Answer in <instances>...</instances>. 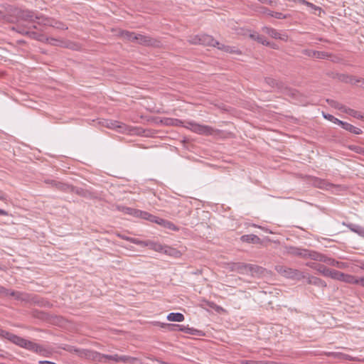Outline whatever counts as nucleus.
<instances>
[{"instance_id": "14", "label": "nucleus", "mask_w": 364, "mask_h": 364, "mask_svg": "<svg viewBox=\"0 0 364 364\" xmlns=\"http://www.w3.org/2000/svg\"><path fill=\"white\" fill-rule=\"evenodd\" d=\"M314 260L323 262L324 263H326L328 265L333 266L336 267H337L338 262L333 258L328 257H326L319 252H316Z\"/></svg>"}, {"instance_id": "40", "label": "nucleus", "mask_w": 364, "mask_h": 364, "mask_svg": "<svg viewBox=\"0 0 364 364\" xmlns=\"http://www.w3.org/2000/svg\"><path fill=\"white\" fill-rule=\"evenodd\" d=\"M15 334H13L10 332L6 331L1 328H0V337L4 338L12 342L13 338L14 337Z\"/></svg>"}, {"instance_id": "55", "label": "nucleus", "mask_w": 364, "mask_h": 364, "mask_svg": "<svg viewBox=\"0 0 364 364\" xmlns=\"http://www.w3.org/2000/svg\"><path fill=\"white\" fill-rule=\"evenodd\" d=\"M257 1L262 4H269L272 6H277V2L275 0H257Z\"/></svg>"}, {"instance_id": "22", "label": "nucleus", "mask_w": 364, "mask_h": 364, "mask_svg": "<svg viewBox=\"0 0 364 364\" xmlns=\"http://www.w3.org/2000/svg\"><path fill=\"white\" fill-rule=\"evenodd\" d=\"M275 269L281 275L290 279V275L292 274L293 269L286 266H277Z\"/></svg>"}, {"instance_id": "51", "label": "nucleus", "mask_w": 364, "mask_h": 364, "mask_svg": "<svg viewBox=\"0 0 364 364\" xmlns=\"http://www.w3.org/2000/svg\"><path fill=\"white\" fill-rule=\"evenodd\" d=\"M166 222H167L166 220H164V219H162L161 218H159V217L156 216L154 223H156L158 225H160L161 226L165 228V225H166Z\"/></svg>"}, {"instance_id": "28", "label": "nucleus", "mask_w": 364, "mask_h": 364, "mask_svg": "<svg viewBox=\"0 0 364 364\" xmlns=\"http://www.w3.org/2000/svg\"><path fill=\"white\" fill-rule=\"evenodd\" d=\"M315 186L321 189H329L333 185L323 179L317 178L314 181Z\"/></svg>"}, {"instance_id": "41", "label": "nucleus", "mask_w": 364, "mask_h": 364, "mask_svg": "<svg viewBox=\"0 0 364 364\" xmlns=\"http://www.w3.org/2000/svg\"><path fill=\"white\" fill-rule=\"evenodd\" d=\"M119 355L117 354L114 355H105V362L113 361L114 363H119Z\"/></svg>"}, {"instance_id": "15", "label": "nucleus", "mask_w": 364, "mask_h": 364, "mask_svg": "<svg viewBox=\"0 0 364 364\" xmlns=\"http://www.w3.org/2000/svg\"><path fill=\"white\" fill-rule=\"evenodd\" d=\"M168 327L171 330H176V328H178V331L185 332L186 333L191 335H198L199 331L194 329L193 328H188L184 326H180L177 324H168Z\"/></svg>"}, {"instance_id": "10", "label": "nucleus", "mask_w": 364, "mask_h": 364, "mask_svg": "<svg viewBox=\"0 0 364 364\" xmlns=\"http://www.w3.org/2000/svg\"><path fill=\"white\" fill-rule=\"evenodd\" d=\"M21 17L28 21H34L35 19L38 20V23L43 21V18H45L43 15H38L35 14L31 11H23L21 13Z\"/></svg>"}, {"instance_id": "21", "label": "nucleus", "mask_w": 364, "mask_h": 364, "mask_svg": "<svg viewBox=\"0 0 364 364\" xmlns=\"http://www.w3.org/2000/svg\"><path fill=\"white\" fill-rule=\"evenodd\" d=\"M137 33L128 31H122L120 32V36L126 41H130V42H136V38Z\"/></svg>"}, {"instance_id": "33", "label": "nucleus", "mask_w": 364, "mask_h": 364, "mask_svg": "<svg viewBox=\"0 0 364 364\" xmlns=\"http://www.w3.org/2000/svg\"><path fill=\"white\" fill-rule=\"evenodd\" d=\"M343 112L346 113L355 118H357V119H363L364 118L363 116L361 115L359 112L354 110L353 109H350V108H347L346 107Z\"/></svg>"}, {"instance_id": "46", "label": "nucleus", "mask_w": 364, "mask_h": 364, "mask_svg": "<svg viewBox=\"0 0 364 364\" xmlns=\"http://www.w3.org/2000/svg\"><path fill=\"white\" fill-rule=\"evenodd\" d=\"M117 209L122 212L124 214H127V215H129L132 213V211L134 208H130V207H127V206H123V205H121V206H118L117 207Z\"/></svg>"}, {"instance_id": "20", "label": "nucleus", "mask_w": 364, "mask_h": 364, "mask_svg": "<svg viewBox=\"0 0 364 364\" xmlns=\"http://www.w3.org/2000/svg\"><path fill=\"white\" fill-rule=\"evenodd\" d=\"M46 43H48L52 46H61V47H68V45L66 42L63 41L61 39L51 38V37H46L45 38Z\"/></svg>"}, {"instance_id": "35", "label": "nucleus", "mask_w": 364, "mask_h": 364, "mask_svg": "<svg viewBox=\"0 0 364 364\" xmlns=\"http://www.w3.org/2000/svg\"><path fill=\"white\" fill-rule=\"evenodd\" d=\"M340 272L336 269H331L328 268L325 277H330L333 279L338 280Z\"/></svg>"}, {"instance_id": "48", "label": "nucleus", "mask_w": 364, "mask_h": 364, "mask_svg": "<svg viewBox=\"0 0 364 364\" xmlns=\"http://www.w3.org/2000/svg\"><path fill=\"white\" fill-rule=\"evenodd\" d=\"M135 359L134 358H132L130 356L127 355H119V363H132Z\"/></svg>"}, {"instance_id": "59", "label": "nucleus", "mask_w": 364, "mask_h": 364, "mask_svg": "<svg viewBox=\"0 0 364 364\" xmlns=\"http://www.w3.org/2000/svg\"><path fill=\"white\" fill-rule=\"evenodd\" d=\"M320 264L316 262H307L306 265L312 269H317L318 267Z\"/></svg>"}, {"instance_id": "11", "label": "nucleus", "mask_w": 364, "mask_h": 364, "mask_svg": "<svg viewBox=\"0 0 364 364\" xmlns=\"http://www.w3.org/2000/svg\"><path fill=\"white\" fill-rule=\"evenodd\" d=\"M343 282L347 284H357L364 287V277L358 278L353 275L346 274Z\"/></svg>"}, {"instance_id": "27", "label": "nucleus", "mask_w": 364, "mask_h": 364, "mask_svg": "<svg viewBox=\"0 0 364 364\" xmlns=\"http://www.w3.org/2000/svg\"><path fill=\"white\" fill-rule=\"evenodd\" d=\"M70 193H75V194L82 197H88L90 195V193L88 191L73 186H72Z\"/></svg>"}, {"instance_id": "25", "label": "nucleus", "mask_w": 364, "mask_h": 364, "mask_svg": "<svg viewBox=\"0 0 364 364\" xmlns=\"http://www.w3.org/2000/svg\"><path fill=\"white\" fill-rule=\"evenodd\" d=\"M167 319L170 321L181 322L184 321L185 318L181 313H170L167 316Z\"/></svg>"}, {"instance_id": "2", "label": "nucleus", "mask_w": 364, "mask_h": 364, "mask_svg": "<svg viewBox=\"0 0 364 364\" xmlns=\"http://www.w3.org/2000/svg\"><path fill=\"white\" fill-rule=\"evenodd\" d=\"M13 338L12 343L23 348L28 350L41 354L44 355L45 352L46 351L45 348L38 343H36L34 342H32L31 341L26 340L22 337H20L17 335H15Z\"/></svg>"}, {"instance_id": "37", "label": "nucleus", "mask_w": 364, "mask_h": 364, "mask_svg": "<svg viewBox=\"0 0 364 364\" xmlns=\"http://www.w3.org/2000/svg\"><path fill=\"white\" fill-rule=\"evenodd\" d=\"M340 272L336 269H331L328 268L325 277H330L333 279L338 280Z\"/></svg>"}, {"instance_id": "31", "label": "nucleus", "mask_w": 364, "mask_h": 364, "mask_svg": "<svg viewBox=\"0 0 364 364\" xmlns=\"http://www.w3.org/2000/svg\"><path fill=\"white\" fill-rule=\"evenodd\" d=\"M307 278L306 276L304 274V272L293 269L292 274L290 275V279H296V280H301V279Z\"/></svg>"}, {"instance_id": "61", "label": "nucleus", "mask_w": 364, "mask_h": 364, "mask_svg": "<svg viewBox=\"0 0 364 364\" xmlns=\"http://www.w3.org/2000/svg\"><path fill=\"white\" fill-rule=\"evenodd\" d=\"M348 267L347 264L343 262H338L337 268L345 269Z\"/></svg>"}, {"instance_id": "52", "label": "nucleus", "mask_w": 364, "mask_h": 364, "mask_svg": "<svg viewBox=\"0 0 364 364\" xmlns=\"http://www.w3.org/2000/svg\"><path fill=\"white\" fill-rule=\"evenodd\" d=\"M272 11H271L270 9H267V7H264V6L259 7V12L261 14H267V16H271Z\"/></svg>"}, {"instance_id": "32", "label": "nucleus", "mask_w": 364, "mask_h": 364, "mask_svg": "<svg viewBox=\"0 0 364 364\" xmlns=\"http://www.w3.org/2000/svg\"><path fill=\"white\" fill-rule=\"evenodd\" d=\"M149 246H151V247L155 251L159 252H164L165 248L166 245H162L160 243L148 241Z\"/></svg>"}, {"instance_id": "39", "label": "nucleus", "mask_w": 364, "mask_h": 364, "mask_svg": "<svg viewBox=\"0 0 364 364\" xmlns=\"http://www.w3.org/2000/svg\"><path fill=\"white\" fill-rule=\"evenodd\" d=\"M323 117L326 119H328V120L331 121V122L338 124V125H341V123L342 122L341 120L336 118L334 116H333L330 114H326V113L323 112Z\"/></svg>"}, {"instance_id": "44", "label": "nucleus", "mask_w": 364, "mask_h": 364, "mask_svg": "<svg viewBox=\"0 0 364 364\" xmlns=\"http://www.w3.org/2000/svg\"><path fill=\"white\" fill-rule=\"evenodd\" d=\"M129 242L134 243L135 245H141V246H149L148 242L139 240L137 238L132 237V239H129Z\"/></svg>"}, {"instance_id": "19", "label": "nucleus", "mask_w": 364, "mask_h": 364, "mask_svg": "<svg viewBox=\"0 0 364 364\" xmlns=\"http://www.w3.org/2000/svg\"><path fill=\"white\" fill-rule=\"evenodd\" d=\"M340 126L345 130L348 131L355 134H360L363 132L360 129L355 127L353 125L346 122L342 121Z\"/></svg>"}, {"instance_id": "3", "label": "nucleus", "mask_w": 364, "mask_h": 364, "mask_svg": "<svg viewBox=\"0 0 364 364\" xmlns=\"http://www.w3.org/2000/svg\"><path fill=\"white\" fill-rule=\"evenodd\" d=\"M264 82L272 88H276L284 95L294 97L296 95L295 90L287 87L282 82L272 77H266Z\"/></svg>"}, {"instance_id": "7", "label": "nucleus", "mask_w": 364, "mask_h": 364, "mask_svg": "<svg viewBox=\"0 0 364 364\" xmlns=\"http://www.w3.org/2000/svg\"><path fill=\"white\" fill-rule=\"evenodd\" d=\"M136 42L144 46H158L159 42L148 36L137 33Z\"/></svg>"}, {"instance_id": "60", "label": "nucleus", "mask_w": 364, "mask_h": 364, "mask_svg": "<svg viewBox=\"0 0 364 364\" xmlns=\"http://www.w3.org/2000/svg\"><path fill=\"white\" fill-rule=\"evenodd\" d=\"M360 236L364 237V228L360 226L359 228H358V230H356V232Z\"/></svg>"}, {"instance_id": "62", "label": "nucleus", "mask_w": 364, "mask_h": 364, "mask_svg": "<svg viewBox=\"0 0 364 364\" xmlns=\"http://www.w3.org/2000/svg\"><path fill=\"white\" fill-rule=\"evenodd\" d=\"M6 194L0 190V200H6Z\"/></svg>"}, {"instance_id": "5", "label": "nucleus", "mask_w": 364, "mask_h": 364, "mask_svg": "<svg viewBox=\"0 0 364 364\" xmlns=\"http://www.w3.org/2000/svg\"><path fill=\"white\" fill-rule=\"evenodd\" d=\"M188 129L198 134L209 136L214 134L217 132L212 127L208 125L199 124L192 122H188Z\"/></svg>"}, {"instance_id": "1", "label": "nucleus", "mask_w": 364, "mask_h": 364, "mask_svg": "<svg viewBox=\"0 0 364 364\" xmlns=\"http://www.w3.org/2000/svg\"><path fill=\"white\" fill-rule=\"evenodd\" d=\"M226 268L231 272H236L239 274H245L250 273L252 275L261 273L262 268L251 264L243 262H228Z\"/></svg>"}, {"instance_id": "23", "label": "nucleus", "mask_w": 364, "mask_h": 364, "mask_svg": "<svg viewBox=\"0 0 364 364\" xmlns=\"http://www.w3.org/2000/svg\"><path fill=\"white\" fill-rule=\"evenodd\" d=\"M249 36L251 39L256 41L262 45H270V42L268 41L264 36L259 35L257 33L255 32L253 33H250Z\"/></svg>"}, {"instance_id": "49", "label": "nucleus", "mask_w": 364, "mask_h": 364, "mask_svg": "<svg viewBox=\"0 0 364 364\" xmlns=\"http://www.w3.org/2000/svg\"><path fill=\"white\" fill-rule=\"evenodd\" d=\"M165 228H167V229H169V230H171L173 231L179 230V228L176 225H174L172 222H170L168 220H167V222L165 225Z\"/></svg>"}, {"instance_id": "64", "label": "nucleus", "mask_w": 364, "mask_h": 364, "mask_svg": "<svg viewBox=\"0 0 364 364\" xmlns=\"http://www.w3.org/2000/svg\"><path fill=\"white\" fill-rule=\"evenodd\" d=\"M345 274H346L340 272L338 281L343 282Z\"/></svg>"}, {"instance_id": "45", "label": "nucleus", "mask_w": 364, "mask_h": 364, "mask_svg": "<svg viewBox=\"0 0 364 364\" xmlns=\"http://www.w3.org/2000/svg\"><path fill=\"white\" fill-rule=\"evenodd\" d=\"M331 56V54L323 52V51H316V55L314 56V58L317 59H326Z\"/></svg>"}, {"instance_id": "34", "label": "nucleus", "mask_w": 364, "mask_h": 364, "mask_svg": "<svg viewBox=\"0 0 364 364\" xmlns=\"http://www.w3.org/2000/svg\"><path fill=\"white\" fill-rule=\"evenodd\" d=\"M340 272L336 269H331L328 268L325 277H330L333 279L338 280Z\"/></svg>"}, {"instance_id": "50", "label": "nucleus", "mask_w": 364, "mask_h": 364, "mask_svg": "<svg viewBox=\"0 0 364 364\" xmlns=\"http://www.w3.org/2000/svg\"><path fill=\"white\" fill-rule=\"evenodd\" d=\"M316 50H309V49H305V50H302L303 54H304L309 57H311V58H314V56L316 55Z\"/></svg>"}, {"instance_id": "30", "label": "nucleus", "mask_w": 364, "mask_h": 364, "mask_svg": "<svg viewBox=\"0 0 364 364\" xmlns=\"http://www.w3.org/2000/svg\"><path fill=\"white\" fill-rule=\"evenodd\" d=\"M326 102L331 107H332L336 109H338L343 112H344L346 106L341 104L340 102H338L336 100H331V99H326Z\"/></svg>"}, {"instance_id": "16", "label": "nucleus", "mask_w": 364, "mask_h": 364, "mask_svg": "<svg viewBox=\"0 0 364 364\" xmlns=\"http://www.w3.org/2000/svg\"><path fill=\"white\" fill-rule=\"evenodd\" d=\"M240 240L243 242H247V243H252V244H261L262 243L261 239L258 236L253 235V234L242 235L240 237Z\"/></svg>"}, {"instance_id": "18", "label": "nucleus", "mask_w": 364, "mask_h": 364, "mask_svg": "<svg viewBox=\"0 0 364 364\" xmlns=\"http://www.w3.org/2000/svg\"><path fill=\"white\" fill-rule=\"evenodd\" d=\"M306 279V282L309 284H312L320 287H326V283L320 278L314 276H308Z\"/></svg>"}, {"instance_id": "9", "label": "nucleus", "mask_w": 364, "mask_h": 364, "mask_svg": "<svg viewBox=\"0 0 364 364\" xmlns=\"http://www.w3.org/2000/svg\"><path fill=\"white\" fill-rule=\"evenodd\" d=\"M262 31L266 34L269 35L273 38L280 39L282 41L287 40V36L285 34H281L275 28L269 26H264L262 28Z\"/></svg>"}, {"instance_id": "4", "label": "nucleus", "mask_w": 364, "mask_h": 364, "mask_svg": "<svg viewBox=\"0 0 364 364\" xmlns=\"http://www.w3.org/2000/svg\"><path fill=\"white\" fill-rule=\"evenodd\" d=\"M287 252L292 256H297L301 258H310L314 260L316 251L309 250L296 247H287Z\"/></svg>"}, {"instance_id": "36", "label": "nucleus", "mask_w": 364, "mask_h": 364, "mask_svg": "<svg viewBox=\"0 0 364 364\" xmlns=\"http://www.w3.org/2000/svg\"><path fill=\"white\" fill-rule=\"evenodd\" d=\"M340 272L336 269H331L328 268L325 277H330L333 279L338 280Z\"/></svg>"}, {"instance_id": "6", "label": "nucleus", "mask_w": 364, "mask_h": 364, "mask_svg": "<svg viewBox=\"0 0 364 364\" xmlns=\"http://www.w3.org/2000/svg\"><path fill=\"white\" fill-rule=\"evenodd\" d=\"M9 296H13L15 299L18 301L26 302L32 301L34 303L38 302V299L37 297L31 294H27L26 292L9 290Z\"/></svg>"}, {"instance_id": "12", "label": "nucleus", "mask_w": 364, "mask_h": 364, "mask_svg": "<svg viewBox=\"0 0 364 364\" xmlns=\"http://www.w3.org/2000/svg\"><path fill=\"white\" fill-rule=\"evenodd\" d=\"M343 282L347 284H357L364 287V277L358 278L353 275L346 274Z\"/></svg>"}, {"instance_id": "53", "label": "nucleus", "mask_w": 364, "mask_h": 364, "mask_svg": "<svg viewBox=\"0 0 364 364\" xmlns=\"http://www.w3.org/2000/svg\"><path fill=\"white\" fill-rule=\"evenodd\" d=\"M9 293V289H6L5 287L0 286V296L4 297L8 296Z\"/></svg>"}, {"instance_id": "24", "label": "nucleus", "mask_w": 364, "mask_h": 364, "mask_svg": "<svg viewBox=\"0 0 364 364\" xmlns=\"http://www.w3.org/2000/svg\"><path fill=\"white\" fill-rule=\"evenodd\" d=\"M164 253L167 255H169V256L175 257V258H178L182 255L181 252L178 250H177L174 247L167 246V245L166 246Z\"/></svg>"}, {"instance_id": "26", "label": "nucleus", "mask_w": 364, "mask_h": 364, "mask_svg": "<svg viewBox=\"0 0 364 364\" xmlns=\"http://www.w3.org/2000/svg\"><path fill=\"white\" fill-rule=\"evenodd\" d=\"M219 50H223L226 53H240L239 50L236 47H231L229 46L224 45L223 43H220V45L218 46L217 47Z\"/></svg>"}, {"instance_id": "43", "label": "nucleus", "mask_w": 364, "mask_h": 364, "mask_svg": "<svg viewBox=\"0 0 364 364\" xmlns=\"http://www.w3.org/2000/svg\"><path fill=\"white\" fill-rule=\"evenodd\" d=\"M292 1L295 2V3H299L301 4H304V5H306L308 6L309 7H311L312 9H314L316 10L318 9V10H321V8L315 6L314 4H313L312 3H310V2H308L306 1V0H292Z\"/></svg>"}, {"instance_id": "58", "label": "nucleus", "mask_w": 364, "mask_h": 364, "mask_svg": "<svg viewBox=\"0 0 364 364\" xmlns=\"http://www.w3.org/2000/svg\"><path fill=\"white\" fill-rule=\"evenodd\" d=\"M346 226L353 232H356V230H358V228H359L360 225H355V224H353V223H349L348 225H346Z\"/></svg>"}, {"instance_id": "54", "label": "nucleus", "mask_w": 364, "mask_h": 364, "mask_svg": "<svg viewBox=\"0 0 364 364\" xmlns=\"http://www.w3.org/2000/svg\"><path fill=\"white\" fill-rule=\"evenodd\" d=\"M318 268H317V271L318 272H320L321 274H322L323 276L326 275V272L328 269V267H326V266L323 265V264H319L318 266H317Z\"/></svg>"}, {"instance_id": "63", "label": "nucleus", "mask_w": 364, "mask_h": 364, "mask_svg": "<svg viewBox=\"0 0 364 364\" xmlns=\"http://www.w3.org/2000/svg\"><path fill=\"white\" fill-rule=\"evenodd\" d=\"M116 123H117V122H109V123H108V122H107V127H109V128H114V127H117V126L116 125Z\"/></svg>"}, {"instance_id": "42", "label": "nucleus", "mask_w": 364, "mask_h": 364, "mask_svg": "<svg viewBox=\"0 0 364 364\" xmlns=\"http://www.w3.org/2000/svg\"><path fill=\"white\" fill-rule=\"evenodd\" d=\"M271 16L277 19H286L289 17V14H284L281 12L272 11Z\"/></svg>"}, {"instance_id": "38", "label": "nucleus", "mask_w": 364, "mask_h": 364, "mask_svg": "<svg viewBox=\"0 0 364 364\" xmlns=\"http://www.w3.org/2000/svg\"><path fill=\"white\" fill-rule=\"evenodd\" d=\"M155 218H156L155 215H154L146 211H143V210H141V215L139 217V218H142V219L149 220L152 223L154 222Z\"/></svg>"}, {"instance_id": "57", "label": "nucleus", "mask_w": 364, "mask_h": 364, "mask_svg": "<svg viewBox=\"0 0 364 364\" xmlns=\"http://www.w3.org/2000/svg\"><path fill=\"white\" fill-rule=\"evenodd\" d=\"M141 210L134 208L132 210V213L130 214V215H132V216H133L134 218H139V217L141 215Z\"/></svg>"}, {"instance_id": "56", "label": "nucleus", "mask_w": 364, "mask_h": 364, "mask_svg": "<svg viewBox=\"0 0 364 364\" xmlns=\"http://www.w3.org/2000/svg\"><path fill=\"white\" fill-rule=\"evenodd\" d=\"M244 364H267L265 361H256L252 360H247L243 362Z\"/></svg>"}, {"instance_id": "13", "label": "nucleus", "mask_w": 364, "mask_h": 364, "mask_svg": "<svg viewBox=\"0 0 364 364\" xmlns=\"http://www.w3.org/2000/svg\"><path fill=\"white\" fill-rule=\"evenodd\" d=\"M200 44L204 46L218 47V46L220 45V43L215 40L211 36L207 34H201Z\"/></svg>"}, {"instance_id": "47", "label": "nucleus", "mask_w": 364, "mask_h": 364, "mask_svg": "<svg viewBox=\"0 0 364 364\" xmlns=\"http://www.w3.org/2000/svg\"><path fill=\"white\" fill-rule=\"evenodd\" d=\"M188 42L191 44H200V35L191 36L188 39Z\"/></svg>"}, {"instance_id": "8", "label": "nucleus", "mask_w": 364, "mask_h": 364, "mask_svg": "<svg viewBox=\"0 0 364 364\" xmlns=\"http://www.w3.org/2000/svg\"><path fill=\"white\" fill-rule=\"evenodd\" d=\"M83 355L88 359L96 363H106L105 354H102L94 350H83Z\"/></svg>"}, {"instance_id": "29", "label": "nucleus", "mask_w": 364, "mask_h": 364, "mask_svg": "<svg viewBox=\"0 0 364 364\" xmlns=\"http://www.w3.org/2000/svg\"><path fill=\"white\" fill-rule=\"evenodd\" d=\"M55 183V188H56L58 190L66 192V193H70V190L72 188L71 185H68L62 182H54Z\"/></svg>"}, {"instance_id": "17", "label": "nucleus", "mask_w": 364, "mask_h": 364, "mask_svg": "<svg viewBox=\"0 0 364 364\" xmlns=\"http://www.w3.org/2000/svg\"><path fill=\"white\" fill-rule=\"evenodd\" d=\"M52 21H53L50 20V18L45 17V18H43V21L40 22V24L53 26V27H55L56 28L61 29V30H67L68 29V27L65 25H64L63 23L55 22V23H53Z\"/></svg>"}]
</instances>
